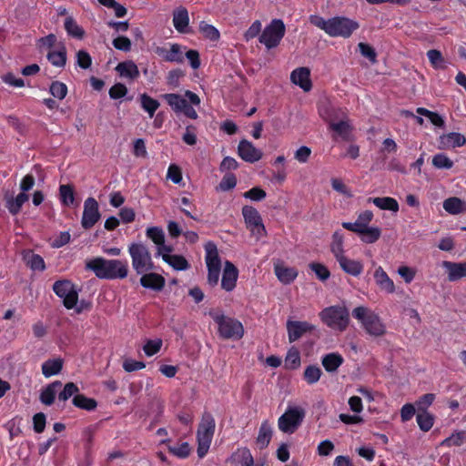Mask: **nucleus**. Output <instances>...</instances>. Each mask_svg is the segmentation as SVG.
I'll return each mask as SVG.
<instances>
[{"instance_id": "1", "label": "nucleus", "mask_w": 466, "mask_h": 466, "mask_svg": "<svg viewBox=\"0 0 466 466\" xmlns=\"http://www.w3.org/2000/svg\"><path fill=\"white\" fill-rule=\"evenodd\" d=\"M86 268L92 270L100 279H123L127 277L128 265L119 259L95 258L86 262Z\"/></svg>"}, {"instance_id": "2", "label": "nucleus", "mask_w": 466, "mask_h": 466, "mask_svg": "<svg viewBox=\"0 0 466 466\" xmlns=\"http://www.w3.org/2000/svg\"><path fill=\"white\" fill-rule=\"evenodd\" d=\"M128 253L132 259V267L137 275L153 271L156 267L151 253L142 242H133L128 246Z\"/></svg>"}, {"instance_id": "3", "label": "nucleus", "mask_w": 466, "mask_h": 466, "mask_svg": "<svg viewBox=\"0 0 466 466\" xmlns=\"http://www.w3.org/2000/svg\"><path fill=\"white\" fill-rule=\"evenodd\" d=\"M215 428L216 422L213 416L208 412H205L202 415L197 431V451L199 458H203L208 453L214 436Z\"/></svg>"}, {"instance_id": "4", "label": "nucleus", "mask_w": 466, "mask_h": 466, "mask_svg": "<svg viewBox=\"0 0 466 466\" xmlns=\"http://www.w3.org/2000/svg\"><path fill=\"white\" fill-rule=\"evenodd\" d=\"M286 33V26L281 19H273L262 31L258 37L259 43L268 49L277 47Z\"/></svg>"}, {"instance_id": "5", "label": "nucleus", "mask_w": 466, "mask_h": 466, "mask_svg": "<svg viewBox=\"0 0 466 466\" xmlns=\"http://www.w3.org/2000/svg\"><path fill=\"white\" fill-rule=\"evenodd\" d=\"M305 417V411L300 407H289L285 413L282 414L278 420V427L280 431L291 434L301 424Z\"/></svg>"}, {"instance_id": "6", "label": "nucleus", "mask_w": 466, "mask_h": 466, "mask_svg": "<svg viewBox=\"0 0 466 466\" xmlns=\"http://www.w3.org/2000/svg\"><path fill=\"white\" fill-rule=\"evenodd\" d=\"M329 22L328 35L332 37L341 36L348 38L360 26L358 22L344 16L329 18Z\"/></svg>"}, {"instance_id": "7", "label": "nucleus", "mask_w": 466, "mask_h": 466, "mask_svg": "<svg viewBox=\"0 0 466 466\" xmlns=\"http://www.w3.org/2000/svg\"><path fill=\"white\" fill-rule=\"evenodd\" d=\"M53 290L59 298L63 299L64 306L70 309L76 305L78 293L76 286L68 279L57 280L53 285Z\"/></svg>"}, {"instance_id": "8", "label": "nucleus", "mask_w": 466, "mask_h": 466, "mask_svg": "<svg viewBox=\"0 0 466 466\" xmlns=\"http://www.w3.org/2000/svg\"><path fill=\"white\" fill-rule=\"evenodd\" d=\"M242 215L249 230L256 234L258 238L266 233L265 227L262 223V218L258 211L251 206H244L242 208Z\"/></svg>"}, {"instance_id": "9", "label": "nucleus", "mask_w": 466, "mask_h": 466, "mask_svg": "<svg viewBox=\"0 0 466 466\" xmlns=\"http://www.w3.org/2000/svg\"><path fill=\"white\" fill-rule=\"evenodd\" d=\"M98 203L94 198H87L84 203L81 225L85 229H89L100 219Z\"/></svg>"}, {"instance_id": "10", "label": "nucleus", "mask_w": 466, "mask_h": 466, "mask_svg": "<svg viewBox=\"0 0 466 466\" xmlns=\"http://www.w3.org/2000/svg\"><path fill=\"white\" fill-rule=\"evenodd\" d=\"M219 336L226 339L238 340L242 338L244 329L241 322H218Z\"/></svg>"}, {"instance_id": "11", "label": "nucleus", "mask_w": 466, "mask_h": 466, "mask_svg": "<svg viewBox=\"0 0 466 466\" xmlns=\"http://www.w3.org/2000/svg\"><path fill=\"white\" fill-rule=\"evenodd\" d=\"M238 156L246 162L255 163L261 159L263 153L256 148L254 145L247 140L242 139L239 141L238 146Z\"/></svg>"}, {"instance_id": "12", "label": "nucleus", "mask_w": 466, "mask_h": 466, "mask_svg": "<svg viewBox=\"0 0 466 466\" xmlns=\"http://www.w3.org/2000/svg\"><path fill=\"white\" fill-rule=\"evenodd\" d=\"M321 320H350V312L344 305L325 308L319 313Z\"/></svg>"}, {"instance_id": "13", "label": "nucleus", "mask_w": 466, "mask_h": 466, "mask_svg": "<svg viewBox=\"0 0 466 466\" xmlns=\"http://www.w3.org/2000/svg\"><path fill=\"white\" fill-rule=\"evenodd\" d=\"M438 142L439 149H451L465 146L466 137L460 133L451 132L440 136Z\"/></svg>"}, {"instance_id": "14", "label": "nucleus", "mask_w": 466, "mask_h": 466, "mask_svg": "<svg viewBox=\"0 0 466 466\" xmlns=\"http://www.w3.org/2000/svg\"><path fill=\"white\" fill-rule=\"evenodd\" d=\"M238 277L237 267L232 262L226 261L221 279L222 289L226 291H232L236 287Z\"/></svg>"}, {"instance_id": "15", "label": "nucleus", "mask_w": 466, "mask_h": 466, "mask_svg": "<svg viewBox=\"0 0 466 466\" xmlns=\"http://www.w3.org/2000/svg\"><path fill=\"white\" fill-rule=\"evenodd\" d=\"M155 52L166 62H184L182 47L178 44H172L169 50L162 46H157L155 49Z\"/></svg>"}, {"instance_id": "16", "label": "nucleus", "mask_w": 466, "mask_h": 466, "mask_svg": "<svg viewBox=\"0 0 466 466\" xmlns=\"http://www.w3.org/2000/svg\"><path fill=\"white\" fill-rule=\"evenodd\" d=\"M290 80L303 91L309 92L312 88L310 70L308 67H299L291 72Z\"/></svg>"}, {"instance_id": "17", "label": "nucleus", "mask_w": 466, "mask_h": 466, "mask_svg": "<svg viewBox=\"0 0 466 466\" xmlns=\"http://www.w3.org/2000/svg\"><path fill=\"white\" fill-rule=\"evenodd\" d=\"M189 16L187 9L184 6H179L173 11V25L176 30L180 34L190 33L188 28Z\"/></svg>"}, {"instance_id": "18", "label": "nucleus", "mask_w": 466, "mask_h": 466, "mask_svg": "<svg viewBox=\"0 0 466 466\" xmlns=\"http://www.w3.org/2000/svg\"><path fill=\"white\" fill-rule=\"evenodd\" d=\"M443 268L447 270L448 280L455 282L462 278H466V261L464 262H452L443 261Z\"/></svg>"}, {"instance_id": "19", "label": "nucleus", "mask_w": 466, "mask_h": 466, "mask_svg": "<svg viewBox=\"0 0 466 466\" xmlns=\"http://www.w3.org/2000/svg\"><path fill=\"white\" fill-rule=\"evenodd\" d=\"M22 260L33 271L43 272L46 269L44 258L31 249L22 251Z\"/></svg>"}, {"instance_id": "20", "label": "nucleus", "mask_w": 466, "mask_h": 466, "mask_svg": "<svg viewBox=\"0 0 466 466\" xmlns=\"http://www.w3.org/2000/svg\"><path fill=\"white\" fill-rule=\"evenodd\" d=\"M141 275L140 284L143 288L157 291H159L164 288L166 280L161 275L152 271L146 272Z\"/></svg>"}, {"instance_id": "21", "label": "nucleus", "mask_w": 466, "mask_h": 466, "mask_svg": "<svg viewBox=\"0 0 466 466\" xmlns=\"http://www.w3.org/2000/svg\"><path fill=\"white\" fill-rule=\"evenodd\" d=\"M329 128L335 133L332 136L334 140L337 139L336 136H339L345 141L350 140L351 132L353 130V127L350 122L345 120H340L339 122L329 120Z\"/></svg>"}, {"instance_id": "22", "label": "nucleus", "mask_w": 466, "mask_h": 466, "mask_svg": "<svg viewBox=\"0 0 466 466\" xmlns=\"http://www.w3.org/2000/svg\"><path fill=\"white\" fill-rule=\"evenodd\" d=\"M340 268L348 274L357 277L360 275L363 269V265L359 260H354L342 256L337 259Z\"/></svg>"}, {"instance_id": "23", "label": "nucleus", "mask_w": 466, "mask_h": 466, "mask_svg": "<svg viewBox=\"0 0 466 466\" xmlns=\"http://www.w3.org/2000/svg\"><path fill=\"white\" fill-rule=\"evenodd\" d=\"M207 268H221V259L218 255L217 245L213 241L205 244Z\"/></svg>"}, {"instance_id": "24", "label": "nucleus", "mask_w": 466, "mask_h": 466, "mask_svg": "<svg viewBox=\"0 0 466 466\" xmlns=\"http://www.w3.org/2000/svg\"><path fill=\"white\" fill-rule=\"evenodd\" d=\"M162 98L167 103L176 114L183 111L188 102L180 95L175 93L164 94Z\"/></svg>"}, {"instance_id": "25", "label": "nucleus", "mask_w": 466, "mask_h": 466, "mask_svg": "<svg viewBox=\"0 0 466 466\" xmlns=\"http://www.w3.org/2000/svg\"><path fill=\"white\" fill-rule=\"evenodd\" d=\"M116 70L121 76L135 80L139 76L137 66L131 60L119 63L116 66Z\"/></svg>"}, {"instance_id": "26", "label": "nucleus", "mask_w": 466, "mask_h": 466, "mask_svg": "<svg viewBox=\"0 0 466 466\" xmlns=\"http://www.w3.org/2000/svg\"><path fill=\"white\" fill-rule=\"evenodd\" d=\"M374 279L381 289L386 290L388 293H393L395 291L393 281L389 278L388 274L381 267H379L375 270Z\"/></svg>"}, {"instance_id": "27", "label": "nucleus", "mask_w": 466, "mask_h": 466, "mask_svg": "<svg viewBox=\"0 0 466 466\" xmlns=\"http://www.w3.org/2000/svg\"><path fill=\"white\" fill-rule=\"evenodd\" d=\"M343 363V358L339 353H329L322 357L321 364L328 372H335Z\"/></svg>"}, {"instance_id": "28", "label": "nucleus", "mask_w": 466, "mask_h": 466, "mask_svg": "<svg viewBox=\"0 0 466 466\" xmlns=\"http://www.w3.org/2000/svg\"><path fill=\"white\" fill-rule=\"evenodd\" d=\"M443 208L446 212L451 215L464 213V201L457 197L448 198L443 201Z\"/></svg>"}, {"instance_id": "29", "label": "nucleus", "mask_w": 466, "mask_h": 466, "mask_svg": "<svg viewBox=\"0 0 466 466\" xmlns=\"http://www.w3.org/2000/svg\"><path fill=\"white\" fill-rule=\"evenodd\" d=\"M162 258L176 270H186L190 267L182 255L162 254Z\"/></svg>"}, {"instance_id": "30", "label": "nucleus", "mask_w": 466, "mask_h": 466, "mask_svg": "<svg viewBox=\"0 0 466 466\" xmlns=\"http://www.w3.org/2000/svg\"><path fill=\"white\" fill-rule=\"evenodd\" d=\"M275 274L282 283L289 284L298 276V271L294 268L275 265Z\"/></svg>"}, {"instance_id": "31", "label": "nucleus", "mask_w": 466, "mask_h": 466, "mask_svg": "<svg viewBox=\"0 0 466 466\" xmlns=\"http://www.w3.org/2000/svg\"><path fill=\"white\" fill-rule=\"evenodd\" d=\"M62 383L58 380L49 384L40 394V400L46 405H51L56 398L57 390L61 388Z\"/></svg>"}, {"instance_id": "32", "label": "nucleus", "mask_w": 466, "mask_h": 466, "mask_svg": "<svg viewBox=\"0 0 466 466\" xmlns=\"http://www.w3.org/2000/svg\"><path fill=\"white\" fill-rule=\"evenodd\" d=\"M48 61L56 67H64L66 64V48L64 45L57 51H49L46 55Z\"/></svg>"}, {"instance_id": "33", "label": "nucleus", "mask_w": 466, "mask_h": 466, "mask_svg": "<svg viewBox=\"0 0 466 466\" xmlns=\"http://www.w3.org/2000/svg\"><path fill=\"white\" fill-rule=\"evenodd\" d=\"M369 202H372L376 207L383 210H390L393 212H397L399 210V203L393 198H369Z\"/></svg>"}, {"instance_id": "34", "label": "nucleus", "mask_w": 466, "mask_h": 466, "mask_svg": "<svg viewBox=\"0 0 466 466\" xmlns=\"http://www.w3.org/2000/svg\"><path fill=\"white\" fill-rule=\"evenodd\" d=\"M272 437V428L268 421H263L260 425L257 444L259 449L266 448L270 442Z\"/></svg>"}, {"instance_id": "35", "label": "nucleus", "mask_w": 466, "mask_h": 466, "mask_svg": "<svg viewBox=\"0 0 466 466\" xmlns=\"http://www.w3.org/2000/svg\"><path fill=\"white\" fill-rule=\"evenodd\" d=\"M63 367L61 359L47 360L42 364V373L46 378L58 374Z\"/></svg>"}, {"instance_id": "36", "label": "nucleus", "mask_w": 466, "mask_h": 466, "mask_svg": "<svg viewBox=\"0 0 466 466\" xmlns=\"http://www.w3.org/2000/svg\"><path fill=\"white\" fill-rule=\"evenodd\" d=\"M138 99L140 101L141 107L148 114L150 117H153L156 111L158 109L160 103L146 93L141 94Z\"/></svg>"}, {"instance_id": "37", "label": "nucleus", "mask_w": 466, "mask_h": 466, "mask_svg": "<svg viewBox=\"0 0 466 466\" xmlns=\"http://www.w3.org/2000/svg\"><path fill=\"white\" fill-rule=\"evenodd\" d=\"M289 339L293 342L299 339L302 334L308 329L306 322H288Z\"/></svg>"}, {"instance_id": "38", "label": "nucleus", "mask_w": 466, "mask_h": 466, "mask_svg": "<svg viewBox=\"0 0 466 466\" xmlns=\"http://www.w3.org/2000/svg\"><path fill=\"white\" fill-rule=\"evenodd\" d=\"M28 195L25 192L19 193L15 198H11L7 201L6 208L12 215H16L20 212L22 206L28 200Z\"/></svg>"}, {"instance_id": "39", "label": "nucleus", "mask_w": 466, "mask_h": 466, "mask_svg": "<svg viewBox=\"0 0 466 466\" xmlns=\"http://www.w3.org/2000/svg\"><path fill=\"white\" fill-rule=\"evenodd\" d=\"M59 196L64 206L69 207L73 205L75 201L74 187L69 184L60 185Z\"/></svg>"}, {"instance_id": "40", "label": "nucleus", "mask_w": 466, "mask_h": 466, "mask_svg": "<svg viewBox=\"0 0 466 466\" xmlns=\"http://www.w3.org/2000/svg\"><path fill=\"white\" fill-rule=\"evenodd\" d=\"M381 235V230L378 227H366L360 233V239L364 243L372 244L376 242Z\"/></svg>"}, {"instance_id": "41", "label": "nucleus", "mask_w": 466, "mask_h": 466, "mask_svg": "<svg viewBox=\"0 0 466 466\" xmlns=\"http://www.w3.org/2000/svg\"><path fill=\"white\" fill-rule=\"evenodd\" d=\"M330 250L333 253L336 259L344 256L343 249V234L339 231H335L332 235V242L330 245Z\"/></svg>"}, {"instance_id": "42", "label": "nucleus", "mask_w": 466, "mask_h": 466, "mask_svg": "<svg viewBox=\"0 0 466 466\" xmlns=\"http://www.w3.org/2000/svg\"><path fill=\"white\" fill-rule=\"evenodd\" d=\"M65 29L67 34L75 38L81 39L85 35V31L80 27L72 16H68L65 20Z\"/></svg>"}, {"instance_id": "43", "label": "nucleus", "mask_w": 466, "mask_h": 466, "mask_svg": "<svg viewBox=\"0 0 466 466\" xmlns=\"http://www.w3.org/2000/svg\"><path fill=\"white\" fill-rule=\"evenodd\" d=\"M73 404L76 407L86 410H93L96 408L97 405L96 401L94 399L87 398L82 394H76L73 398Z\"/></svg>"}, {"instance_id": "44", "label": "nucleus", "mask_w": 466, "mask_h": 466, "mask_svg": "<svg viewBox=\"0 0 466 466\" xmlns=\"http://www.w3.org/2000/svg\"><path fill=\"white\" fill-rule=\"evenodd\" d=\"M416 420L421 431H428L433 426L434 417L428 411H418Z\"/></svg>"}, {"instance_id": "45", "label": "nucleus", "mask_w": 466, "mask_h": 466, "mask_svg": "<svg viewBox=\"0 0 466 466\" xmlns=\"http://www.w3.org/2000/svg\"><path fill=\"white\" fill-rule=\"evenodd\" d=\"M360 328L370 336L377 337L385 332L382 322H360Z\"/></svg>"}, {"instance_id": "46", "label": "nucleus", "mask_w": 466, "mask_h": 466, "mask_svg": "<svg viewBox=\"0 0 466 466\" xmlns=\"http://www.w3.org/2000/svg\"><path fill=\"white\" fill-rule=\"evenodd\" d=\"M233 456H234L235 461H237L242 466H253V464H254V460L251 455V452L247 448L238 449L234 453Z\"/></svg>"}, {"instance_id": "47", "label": "nucleus", "mask_w": 466, "mask_h": 466, "mask_svg": "<svg viewBox=\"0 0 466 466\" xmlns=\"http://www.w3.org/2000/svg\"><path fill=\"white\" fill-rule=\"evenodd\" d=\"M466 441V432L460 431L452 433L450 437L441 441L442 446L452 447L461 446Z\"/></svg>"}, {"instance_id": "48", "label": "nucleus", "mask_w": 466, "mask_h": 466, "mask_svg": "<svg viewBox=\"0 0 466 466\" xmlns=\"http://www.w3.org/2000/svg\"><path fill=\"white\" fill-rule=\"evenodd\" d=\"M199 31L204 37L211 41H218L220 37L219 31L214 25H208L204 21L199 24Z\"/></svg>"}, {"instance_id": "49", "label": "nucleus", "mask_w": 466, "mask_h": 466, "mask_svg": "<svg viewBox=\"0 0 466 466\" xmlns=\"http://www.w3.org/2000/svg\"><path fill=\"white\" fill-rule=\"evenodd\" d=\"M49 92L54 97L62 100L67 95V86L63 82L53 81L49 86Z\"/></svg>"}, {"instance_id": "50", "label": "nucleus", "mask_w": 466, "mask_h": 466, "mask_svg": "<svg viewBox=\"0 0 466 466\" xmlns=\"http://www.w3.org/2000/svg\"><path fill=\"white\" fill-rule=\"evenodd\" d=\"M427 56L434 68L444 69L446 67V62L439 50H429Z\"/></svg>"}, {"instance_id": "51", "label": "nucleus", "mask_w": 466, "mask_h": 466, "mask_svg": "<svg viewBox=\"0 0 466 466\" xmlns=\"http://www.w3.org/2000/svg\"><path fill=\"white\" fill-rule=\"evenodd\" d=\"M322 371L318 366L310 365L304 371V380L309 384H314L319 380Z\"/></svg>"}, {"instance_id": "52", "label": "nucleus", "mask_w": 466, "mask_h": 466, "mask_svg": "<svg viewBox=\"0 0 466 466\" xmlns=\"http://www.w3.org/2000/svg\"><path fill=\"white\" fill-rule=\"evenodd\" d=\"M300 365L299 352L296 349H290L285 359V367L289 370H295Z\"/></svg>"}, {"instance_id": "53", "label": "nucleus", "mask_w": 466, "mask_h": 466, "mask_svg": "<svg viewBox=\"0 0 466 466\" xmlns=\"http://www.w3.org/2000/svg\"><path fill=\"white\" fill-rule=\"evenodd\" d=\"M432 165L439 169H451L453 167V161L445 154H436L432 158Z\"/></svg>"}, {"instance_id": "54", "label": "nucleus", "mask_w": 466, "mask_h": 466, "mask_svg": "<svg viewBox=\"0 0 466 466\" xmlns=\"http://www.w3.org/2000/svg\"><path fill=\"white\" fill-rule=\"evenodd\" d=\"M147 237L150 238L157 246L165 242V234L159 227H150L147 229Z\"/></svg>"}, {"instance_id": "55", "label": "nucleus", "mask_w": 466, "mask_h": 466, "mask_svg": "<svg viewBox=\"0 0 466 466\" xmlns=\"http://www.w3.org/2000/svg\"><path fill=\"white\" fill-rule=\"evenodd\" d=\"M309 267L321 281L327 280L330 276L329 268L321 263L311 262Z\"/></svg>"}, {"instance_id": "56", "label": "nucleus", "mask_w": 466, "mask_h": 466, "mask_svg": "<svg viewBox=\"0 0 466 466\" xmlns=\"http://www.w3.org/2000/svg\"><path fill=\"white\" fill-rule=\"evenodd\" d=\"M237 185V177L233 173H226L217 187L218 190L228 191Z\"/></svg>"}, {"instance_id": "57", "label": "nucleus", "mask_w": 466, "mask_h": 466, "mask_svg": "<svg viewBox=\"0 0 466 466\" xmlns=\"http://www.w3.org/2000/svg\"><path fill=\"white\" fill-rule=\"evenodd\" d=\"M370 310L368 308L360 306L353 309L352 317L359 320H378V317L372 313L369 314Z\"/></svg>"}, {"instance_id": "58", "label": "nucleus", "mask_w": 466, "mask_h": 466, "mask_svg": "<svg viewBox=\"0 0 466 466\" xmlns=\"http://www.w3.org/2000/svg\"><path fill=\"white\" fill-rule=\"evenodd\" d=\"M76 65L82 69H88L92 65V57L86 50H79L76 54Z\"/></svg>"}, {"instance_id": "59", "label": "nucleus", "mask_w": 466, "mask_h": 466, "mask_svg": "<svg viewBox=\"0 0 466 466\" xmlns=\"http://www.w3.org/2000/svg\"><path fill=\"white\" fill-rule=\"evenodd\" d=\"M168 450L173 455L184 459L190 454L191 448L187 442H183L177 446H169Z\"/></svg>"}, {"instance_id": "60", "label": "nucleus", "mask_w": 466, "mask_h": 466, "mask_svg": "<svg viewBox=\"0 0 466 466\" xmlns=\"http://www.w3.org/2000/svg\"><path fill=\"white\" fill-rule=\"evenodd\" d=\"M358 47L362 56L368 58L373 64L377 62V53L371 46L360 42Z\"/></svg>"}, {"instance_id": "61", "label": "nucleus", "mask_w": 466, "mask_h": 466, "mask_svg": "<svg viewBox=\"0 0 466 466\" xmlns=\"http://www.w3.org/2000/svg\"><path fill=\"white\" fill-rule=\"evenodd\" d=\"M127 92V87L124 84L116 83L110 87L108 95L111 99H119L125 97Z\"/></svg>"}, {"instance_id": "62", "label": "nucleus", "mask_w": 466, "mask_h": 466, "mask_svg": "<svg viewBox=\"0 0 466 466\" xmlns=\"http://www.w3.org/2000/svg\"><path fill=\"white\" fill-rule=\"evenodd\" d=\"M435 395L433 393H427L422 395L416 401L418 411H427V409L433 403Z\"/></svg>"}, {"instance_id": "63", "label": "nucleus", "mask_w": 466, "mask_h": 466, "mask_svg": "<svg viewBox=\"0 0 466 466\" xmlns=\"http://www.w3.org/2000/svg\"><path fill=\"white\" fill-rule=\"evenodd\" d=\"M79 389L75 383L68 382L65 385L64 390L58 394V399L60 400L66 401L73 395H76Z\"/></svg>"}, {"instance_id": "64", "label": "nucleus", "mask_w": 466, "mask_h": 466, "mask_svg": "<svg viewBox=\"0 0 466 466\" xmlns=\"http://www.w3.org/2000/svg\"><path fill=\"white\" fill-rule=\"evenodd\" d=\"M112 44L116 49L124 52H129L132 46L130 39L123 35L116 37Z\"/></svg>"}]
</instances>
